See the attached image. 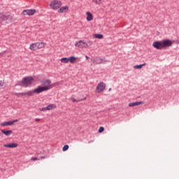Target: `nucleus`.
Returning <instances> with one entry per match:
<instances>
[{
  "mask_svg": "<svg viewBox=\"0 0 179 179\" xmlns=\"http://www.w3.org/2000/svg\"><path fill=\"white\" fill-rule=\"evenodd\" d=\"M173 45V41L170 39H164L162 41H156L153 42L152 47L156 50H166Z\"/></svg>",
  "mask_w": 179,
  "mask_h": 179,
  "instance_id": "nucleus-1",
  "label": "nucleus"
},
{
  "mask_svg": "<svg viewBox=\"0 0 179 179\" xmlns=\"http://www.w3.org/2000/svg\"><path fill=\"white\" fill-rule=\"evenodd\" d=\"M51 87H40L38 86V87L35 88L32 91H28L27 92H21V93H17L15 92L14 95L15 96H33V93H36V94H40V93H43V92H47V90H50Z\"/></svg>",
  "mask_w": 179,
  "mask_h": 179,
  "instance_id": "nucleus-2",
  "label": "nucleus"
},
{
  "mask_svg": "<svg viewBox=\"0 0 179 179\" xmlns=\"http://www.w3.org/2000/svg\"><path fill=\"white\" fill-rule=\"evenodd\" d=\"M34 82V78L33 76H27L22 78L21 83L22 86H30Z\"/></svg>",
  "mask_w": 179,
  "mask_h": 179,
  "instance_id": "nucleus-3",
  "label": "nucleus"
},
{
  "mask_svg": "<svg viewBox=\"0 0 179 179\" xmlns=\"http://www.w3.org/2000/svg\"><path fill=\"white\" fill-rule=\"evenodd\" d=\"M50 8H52V9L57 10L59 9L61 6H62V3L61 2V1L54 0L51 1V3H50Z\"/></svg>",
  "mask_w": 179,
  "mask_h": 179,
  "instance_id": "nucleus-4",
  "label": "nucleus"
},
{
  "mask_svg": "<svg viewBox=\"0 0 179 179\" xmlns=\"http://www.w3.org/2000/svg\"><path fill=\"white\" fill-rule=\"evenodd\" d=\"M0 20L5 22V20L10 22L12 20V16L9 14H5V13H0Z\"/></svg>",
  "mask_w": 179,
  "mask_h": 179,
  "instance_id": "nucleus-5",
  "label": "nucleus"
},
{
  "mask_svg": "<svg viewBox=\"0 0 179 179\" xmlns=\"http://www.w3.org/2000/svg\"><path fill=\"white\" fill-rule=\"evenodd\" d=\"M104 90H106V83L103 82L99 83L96 87V93H101V92H104Z\"/></svg>",
  "mask_w": 179,
  "mask_h": 179,
  "instance_id": "nucleus-6",
  "label": "nucleus"
},
{
  "mask_svg": "<svg viewBox=\"0 0 179 179\" xmlns=\"http://www.w3.org/2000/svg\"><path fill=\"white\" fill-rule=\"evenodd\" d=\"M75 46L78 47V48H87L89 45L85 41H78L75 43Z\"/></svg>",
  "mask_w": 179,
  "mask_h": 179,
  "instance_id": "nucleus-7",
  "label": "nucleus"
},
{
  "mask_svg": "<svg viewBox=\"0 0 179 179\" xmlns=\"http://www.w3.org/2000/svg\"><path fill=\"white\" fill-rule=\"evenodd\" d=\"M36 9H27L22 11L24 16H33L36 13Z\"/></svg>",
  "mask_w": 179,
  "mask_h": 179,
  "instance_id": "nucleus-8",
  "label": "nucleus"
},
{
  "mask_svg": "<svg viewBox=\"0 0 179 179\" xmlns=\"http://www.w3.org/2000/svg\"><path fill=\"white\" fill-rule=\"evenodd\" d=\"M45 85H47L48 86H45ZM57 83L51 84V80L48 79L45 81V84H43V87H50V89H52V87H54V86H57Z\"/></svg>",
  "mask_w": 179,
  "mask_h": 179,
  "instance_id": "nucleus-9",
  "label": "nucleus"
},
{
  "mask_svg": "<svg viewBox=\"0 0 179 179\" xmlns=\"http://www.w3.org/2000/svg\"><path fill=\"white\" fill-rule=\"evenodd\" d=\"M17 146H19V145L16 143H11L3 145V148H8L9 149H14L15 148H17Z\"/></svg>",
  "mask_w": 179,
  "mask_h": 179,
  "instance_id": "nucleus-10",
  "label": "nucleus"
},
{
  "mask_svg": "<svg viewBox=\"0 0 179 179\" xmlns=\"http://www.w3.org/2000/svg\"><path fill=\"white\" fill-rule=\"evenodd\" d=\"M91 61H92L94 64H103V62H104V60L103 59H100V57H96V59L92 58Z\"/></svg>",
  "mask_w": 179,
  "mask_h": 179,
  "instance_id": "nucleus-11",
  "label": "nucleus"
},
{
  "mask_svg": "<svg viewBox=\"0 0 179 179\" xmlns=\"http://www.w3.org/2000/svg\"><path fill=\"white\" fill-rule=\"evenodd\" d=\"M68 10H69V7L68 6H63V7L60 8L58 10V13H64H64L68 12Z\"/></svg>",
  "mask_w": 179,
  "mask_h": 179,
  "instance_id": "nucleus-12",
  "label": "nucleus"
},
{
  "mask_svg": "<svg viewBox=\"0 0 179 179\" xmlns=\"http://www.w3.org/2000/svg\"><path fill=\"white\" fill-rule=\"evenodd\" d=\"M141 104H143V101H136L129 103V107H136L138 106H141Z\"/></svg>",
  "mask_w": 179,
  "mask_h": 179,
  "instance_id": "nucleus-13",
  "label": "nucleus"
},
{
  "mask_svg": "<svg viewBox=\"0 0 179 179\" xmlns=\"http://www.w3.org/2000/svg\"><path fill=\"white\" fill-rule=\"evenodd\" d=\"M1 133L6 135V136H10L13 134L12 130L1 129Z\"/></svg>",
  "mask_w": 179,
  "mask_h": 179,
  "instance_id": "nucleus-14",
  "label": "nucleus"
},
{
  "mask_svg": "<svg viewBox=\"0 0 179 179\" xmlns=\"http://www.w3.org/2000/svg\"><path fill=\"white\" fill-rule=\"evenodd\" d=\"M87 15V22H92V20H93V14H92V13L87 11L86 13Z\"/></svg>",
  "mask_w": 179,
  "mask_h": 179,
  "instance_id": "nucleus-15",
  "label": "nucleus"
},
{
  "mask_svg": "<svg viewBox=\"0 0 179 179\" xmlns=\"http://www.w3.org/2000/svg\"><path fill=\"white\" fill-rule=\"evenodd\" d=\"M29 48L32 51H37V50H38V48L37 47V43H32L31 45H30Z\"/></svg>",
  "mask_w": 179,
  "mask_h": 179,
  "instance_id": "nucleus-16",
  "label": "nucleus"
},
{
  "mask_svg": "<svg viewBox=\"0 0 179 179\" xmlns=\"http://www.w3.org/2000/svg\"><path fill=\"white\" fill-rule=\"evenodd\" d=\"M1 127H8L9 125H13V122L8 121L1 123Z\"/></svg>",
  "mask_w": 179,
  "mask_h": 179,
  "instance_id": "nucleus-17",
  "label": "nucleus"
},
{
  "mask_svg": "<svg viewBox=\"0 0 179 179\" xmlns=\"http://www.w3.org/2000/svg\"><path fill=\"white\" fill-rule=\"evenodd\" d=\"M145 65H146V63H144L143 64L135 65L134 66V69H142V68H143Z\"/></svg>",
  "mask_w": 179,
  "mask_h": 179,
  "instance_id": "nucleus-18",
  "label": "nucleus"
},
{
  "mask_svg": "<svg viewBox=\"0 0 179 179\" xmlns=\"http://www.w3.org/2000/svg\"><path fill=\"white\" fill-rule=\"evenodd\" d=\"M94 38H98L99 40H101L103 38V36L101 34H95L93 35Z\"/></svg>",
  "mask_w": 179,
  "mask_h": 179,
  "instance_id": "nucleus-19",
  "label": "nucleus"
},
{
  "mask_svg": "<svg viewBox=\"0 0 179 179\" xmlns=\"http://www.w3.org/2000/svg\"><path fill=\"white\" fill-rule=\"evenodd\" d=\"M77 58L75 57V56H71L70 57H69V62H71V64H73V62H75V61H76Z\"/></svg>",
  "mask_w": 179,
  "mask_h": 179,
  "instance_id": "nucleus-20",
  "label": "nucleus"
},
{
  "mask_svg": "<svg viewBox=\"0 0 179 179\" xmlns=\"http://www.w3.org/2000/svg\"><path fill=\"white\" fill-rule=\"evenodd\" d=\"M37 47H38V50H40L41 48H44V43L41 42V43H36Z\"/></svg>",
  "mask_w": 179,
  "mask_h": 179,
  "instance_id": "nucleus-21",
  "label": "nucleus"
},
{
  "mask_svg": "<svg viewBox=\"0 0 179 179\" xmlns=\"http://www.w3.org/2000/svg\"><path fill=\"white\" fill-rule=\"evenodd\" d=\"M61 62L63 64H68L69 62V58L68 57H63L60 59Z\"/></svg>",
  "mask_w": 179,
  "mask_h": 179,
  "instance_id": "nucleus-22",
  "label": "nucleus"
},
{
  "mask_svg": "<svg viewBox=\"0 0 179 179\" xmlns=\"http://www.w3.org/2000/svg\"><path fill=\"white\" fill-rule=\"evenodd\" d=\"M46 107L48 108V110H53V108H57V106L55 104H50Z\"/></svg>",
  "mask_w": 179,
  "mask_h": 179,
  "instance_id": "nucleus-23",
  "label": "nucleus"
},
{
  "mask_svg": "<svg viewBox=\"0 0 179 179\" xmlns=\"http://www.w3.org/2000/svg\"><path fill=\"white\" fill-rule=\"evenodd\" d=\"M71 101H73V103H79V101H83V99H80V100H76L75 98H71Z\"/></svg>",
  "mask_w": 179,
  "mask_h": 179,
  "instance_id": "nucleus-24",
  "label": "nucleus"
},
{
  "mask_svg": "<svg viewBox=\"0 0 179 179\" xmlns=\"http://www.w3.org/2000/svg\"><path fill=\"white\" fill-rule=\"evenodd\" d=\"M68 149H69V145H64L63 148H62V151L63 152H66V150H68Z\"/></svg>",
  "mask_w": 179,
  "mask_h": 179,
  "instance_id": "nucleus-25",
  "label": "nucleus"
},
{
  "mask_svg": "<svg viewBox=\"0 0 179 179\" xmlns=\"http://www.w3.org/2000/svg\"><path fill=\"white\" fill-rule=\"evenodd\" d=\"M98 132L99 134H101V133L104 132V128L103 127H99V129L98 130Z\"/></svg>",
  "mask_w": 179,
  "mask_h": 179,
  "instance_id": "nucleus-26",
  "label": "nucleus"
},
{
  "mask_svg": "<svg viewBox=\"0 0 179 179\" xmlns=\"http://www.w3.org/2000/svg\"><path fill=\"white\" fill-rule=\"evenodd\" d=\"M93 2L96 3V5H100L101 3V0H93Z\"/></svg>",
  "mask_w": 179,
  "mask_h": 179,
  "instance_id": "nucleus-27",
  "label": "nucleus"
},
{
  "mask_svg": "<svg viewBox=\"0 0 179 179\" xmlns=\"http://www.w3.org/2000/svg\"><path fill=\"white\" fill-rule=\"evenodd\" d=\"M47 110H48L47 106L39 109V111H47Z\"/></svg>",
  "mask_w": 179,
  "mask_h": 179,
  "instance_id": "nucleus-28",
  "label": "nucleus"
},
{
  "mask_svg": "<svg viewBox=\"0 0 179 179\" xmlns=\"http://www.w3.org/2000/svg\"><path fill=\"white\" fill-rule=\"evenodd\" d=\"M15 86H23V84H22V81H17Z\"/></svg>",
  "mask_w": 179,
  "mask_h": 179,
  "instance_id": "nucleus-29",
  "label": "nucleus"
},
{
  "mask_svg": "<svg viewBox=\"0 0 179 179\" xmlns=\"http://www.w3.org/2000/svg\"><path fill=\"white\" fill-rule=\"evenodd\" d=\"M31 160H33V162H36V160H38V158L37 157H32Z\"/></svg>",
  "mask_w": 179,
  "mask_h": 179,
  "instance_id": "nucleus-30",
  "label": "nucleus"
},
{
  "mask_svg": "<svg viewBox=\"0 0 179 179\" xmlns=\"http://www.w3.org/2000/svg\"><path fill=\"white\" fill-rule=\"evenodd\" d=\"M17 121H19V120H15L11 121V122H13V124H14L15 122H17Z\"/></svg>",
  "mask_w": 179,
  "mask_h": 179,
  "instance_id": "nucleus-31",
  "label": "nucleus"
},
{
  "mask_svg": "<svg viewBox=\"0 0 179 179\" xmlns=\"http://www.w3.org/2000/svg\"><path fill=\"white\" fill-rule=\"evenodd\" d=\"M35 121H36V122H40V119L36 118V119H35Z\"/></svg>",
  "mask_w": 179,
  "mask_h": 179,
  "instance_id": "nucleus-32",
  "label": "nucleus"
},
{
  "mask_svg": "<svg viewBox=\"0 0 179 179\" xmlns=\"http://www.w3.org/2000/svg\"><path fill=\"white\" fill-rule=\"evenodd\" d=\"M1 86H3V85H2V80H0V87Z\"/></svg>",
  "mask_w": 179,
  "mask_h": 179,
  "instance_id": "nucleus-33",
  "label": "nucleus"
},
{
  "mask_svg": "<svg viewBox=\"0 0 179 179\" xmlns=\"http://www.w3.org/2000/svg\"><path fill=\"white\" fill-rule=\"evenodd\" d=\"M78 45H83V43H78Z\"/></svg>",
  "mask_w": 179,
  "mask_h": 179,
  "instance_id": "nucleus-34",
  "label": "nucleus"
},
{
  "mask_svg": "<svg viewBox=\"0 0 179 179\" xmlns=\"http://www.w3.org/2000/svg\"><path fill=\"white\" fill-rule=\"evenodd\" d=\"M41 159H45V157H41Z\"/></svg>",
  "mask_w": 179,
  "mask_h": 179,
  "instance_id": "nucleus-35",
  "label": "nucleus"
},
{
  "mask_svg": "<svg viewBox=\"0 0 179 179\" xmlns=\"http://www.w3.org/2000/svg\"><path fill=\"white\" fill-rule=\"evenodd\" d=\"M85 58H86V59H87L89 58V57L88 56H85Z\"/></svg>",
  "mask_w": 179,
  "mask_h": 179,
  "instance_id": "nucleus-36",
  "label": "nucleus"
},
{
  "mask_svg": "<svg viewBox=\"0 0 179 179\" xmlns=\"http://www.w3.org/2000/svg\"><path fill=\"white\" fill-rule=\"evenodd\" d=\"M109 92H111V88L109 89Z\"/></svg>",
  "mask_w": 179,
  "mask_h": 179,
  "instance_id": "nucleus-37",
  "label": "nucleus"
},
{
  "mask_svg": "<svg viewBox=\"0 0 179 179\" xmlns=\"http://www.w3.org/2000/svg\"><path fill=\"white\" fill-rule=\"evenodd\" d=\"M0 55H2V53H0Z\"/></svg>",
  "mask_w": 179,
  "mask_h": 179,
  "instance_id": "nucleus-38",
  "label": "nucleus"
},
{
  "mask_svg": "<svg viewBox=\"0 0 179 179\" xmlns=\"http://www.w3.org/2000/svg\"><path fill=\"white\" fill-rule=\"evenodd\" d=\"M0 136H1V133H0Z\"/></svg>",
  "mask_w": 179,
  "mask_h": 179,
  "instance_id": "nucleus-39",
  "label": "nucleus"
}]
</instances>
